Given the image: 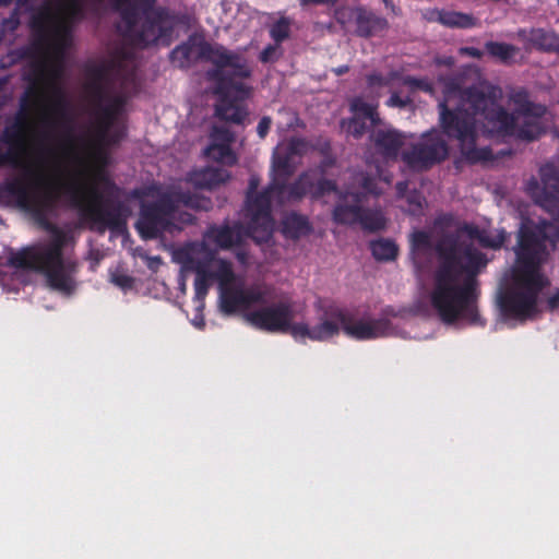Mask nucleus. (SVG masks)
<instances>
[{
	"instance_id": "a878e982",
	"label": "nucleus",
	"mask_w": 559,
	"mask_h": 559,
	"mask_svg": "<svg viewBox=\"0 0 559 559\" xmlns=\"http://www.w3.org/2000/svg\"><path fill=\"white\" fill-rule=\"evenodd\" d=\"M313 180L309 174H301L294 182H285V188L276 190V200L283 204L285 202L299 201L307 194H311Z\"/></svg>"
},
{
	"instance_id": "f3484780",
	"label": "nucleus",
	"mask_w": 559,
	"mask_h": 559,
	"mask_svg": "<svg viewBox=\"0 0 559 559\" xmlns=\"http://www.w3.org/2000/svg\"><path fill=\"white\" fill-rule=\"evenodd\" d=\"M350 111L353 117L342 120L341 126L355 139H360L367 132L368 121L372 127L381 123L377 106L365 102L362 98L357 97L352 100Z\"/></svg>"
},
{
	"instance_id": "4c0bfd02",
	"label": "nucleus",
	"mask_w": 559,
	"mask_h": 559,
	"mask_svg": "<svg viewBox=\"0 0 559 559\" xmlns=\"http://www.w3.org/2000/svg\"><path fill=\"white\" fill-rule=\"evenodd\" d=\"M290 21L287 17H281L270 27V36L276 45L289 38Z\"/></svg>"
},
{
	"instance_id": "37998d69",
	"label": "nucleus",
	"mask_w": 559,
	"mask_h": 559,
	"mask_svg": "<svg viewBox=\"0 0 559 559\" xmlns=\"http://www.w3.org/2000/svg\"><path fill=\"white\" fill-rule=\"evenodd\" d=\"M95 181L103 183L105 186V190L109 197H118L120 189L118 186L108 177V175L103 170L98 169L94 174Z\"/></svg>"
},
{
	"instance_id": "5fc2aeb1",
	"label": "nucleus",
	"mask_w": 559,
	"mask_h": 559,
	"mask_svg": "<svg viewBox=\"0 0 559 559\" xmlns=\"http://www.w3.org/2000/svg\"><path fill=\"white\" fill-rule=\"evenodd\" d=\"M366 80H367V84L369 87H374V86L380 87V86H385L389 84V80L385 76H383L381 73H378V72L368 74Z\"/></svg>"
},
{
	"instance_id": "b1692460",
	"label": "nucleus",
	"mask_w": 559,
	"mask_h": 559,
	"mask_svg": "<svg viewBox=\"0 0 559 559\" xmlns=\"http://www.w3.org/2000/svg\"><path fill=\"white\" fill-rule=\"evenodd\" d=\"M355 24L356 34L364 38L374 36L388 28V21L384 17L364 8L356 9Z\"/></svg>"
},
{
	"instance_id": "c756f323",
	"label": "nucleus",
	"mask_w": 559,
	"mask_h": 559,
	"mask_svg": "<svg viewBox=\"0 0 559 559\" xmlns=\"http://www.w3.org/2000/svg\"><path fill=\"white\" fill-rule=\"evenodd\" d=\"M273 179L270 183L276 190L285 188V182L294 174L293 157L289 154H280L273 159Z\"/></svg>"
},
{
	"instance_id": "f8f14e48",
	"label": "nucleus",
	"mask_w": 559,
	"mask_h": 559,
	"mask_svg": "<svg viewBox=\"0 0 559 559\" xmlns=\"http://www.w3.org/2000/svg\"><path fill=\"white\" fill-rule=\"evenodd\" d=\"M37 78H28L31 86H27L20 99V111L15 118L14 123L7 126L2 133V141L10 145L11 148H23L25 143L26 130L28 127V116L32 109L38 105V98L41 95L40 87L38 85L39 76H43V71L38 69ZM14 155V163L10 165H17V155L10 150Z\"/></svg>"
},
{
	"instance_id": "6e6552de",
	"label": "nucleus",
	"mask_w": 559,
	"mask_h": 559,
	"mask_svg": "<svg viewBox=\"0 0 559 559\" xmlns=\"http://www.w3.org/2000/svg\"><path fill=\"white\" fill-rule=\"evenodd\" d=\"M53 2L63 14L64 21L55 23L56 15L50 8H44L31 19V28L34 33L32 43L36 51H44L53 38L60 39L69 33L67 22L80 21L84 17L83 0H46Z\"/></svg>"
},
{
	"instance_id": "1a4fd4ad",
	"label": "nucleus",
	"mask_w": 559,
	"mask_h": 559,
	"mask_svg": "<svg viewBox=\"0 0 559 559\" xmlns=\"http://www.w3.org/2000/svg\"><path fill=\"white\" fill-rule=\"evenodd\" d=\"M548 233L540 226L523 225L518 235V245L515 248L516 262L519 270L516 274L531 276L532 278L548 281L540 273L542 265L548 259Z\"/></svg>"
},
{
	"instance_id": "a19ab883",
	"label": "nucleus",
	"mask_w": 559,
	"mask_h": 559,
	"mask_svg": "<svg viewBox=\"0 0 559 559\" xmlns=\"http://www.w3.org/2000/svg\"><path fill=\"white\" fill-rule=\"evenodd\" d=\"M311 190V197L313 199L322 198L323 195L331 193V192H337V185L332 179L321 178L318 181H313Z\"/></svg>"
},
{
	"instance_id": "cd10ccee",
	"label": "nucleus",
	"mask_w": 559,
	"mask_h": 559,
	"mask_svg": "<svg viewBox=\"0 0 559 559\" xmlns=\"http://www.w3.org/2000/svg\"><path fill=\"white\" fill-rule=\"evenodd\" d=\"M185 267L195 273L194 294L195 299L203 300L210 288V281L214 278V274L207 270L204 262L195 259H189Z\"/></svg>"
},
{
	"instance_id": "5701e85b",
	"label": "nucleus",
	"mask_w": 559,
	"mask_h": 559,
	"mask_svg": "<svg viewBox=\"0 0 559 559\" xmlns=\"http://www.w3.org/2000/svg\"><path fill=\"white\" fill-rule=\"evenodd\" d=\"M280 230L284 238L296 241L302 237L309 236L313 227L308 216L292 211L282 217Z\"/></svg>"
},
{
	"instance_id": "de8ad7c7",
	"label": "nucleus",
	"mask_w": 559,
	"mask_h": 559,
	"mask_svg": "<svg viewBox=\"0 0 559 559\" xmlns=\"http://www.w3.org/2000/svg\"><path fill=\"white\" fill-rule=\"evenodd\" d=\"M358 183L366 193L379 194L378 183L373 176L361 173L358 176Z\"/></svg>"
},
{
	"instance_id": "680f3d73",
	"label": "nucleus",
	"mask_w": 559,
	"mask_h": 559,
	"mask_svg": "<svg viewBox=\"0 0 559 559\" xmlns=\"http://www.w3.org/2000/svg\"><path fill=\"white\" fill-rule=\"evenodd\" d=\"M461 53L476 59H480L483 57V51L476 47H463L461 48Z\"/></svg>"
},
{
	"instance_id": "338daca9",
	"label": "nucleus",
	"mask_w": 559,
	"mask_h": 559,
	"mask_svg": "<svg viewBox=\"0 0 559 559\" xmlns=\"http://www.w3.org/2000/svg\"><path fill=\"white\" fill-rule=\"evenodd\" d=\"M301 5H309V4H323V3H335L338 0H299Z\"/></svg>"
},
{
	"instance_id": "ddd939ff",
	"label": "nucleus",
	"mask_w": 559,
	"mask_h": 559,
	"mask_svg": "<svg viewBox=\"0 0 559 559\" xmlns=\"http://www.w3.org/2000/svg\"><path fill=\"white\" fill-rule=\"evenodd\" d=\"M539 177L540 182L528 180L526 191L537 205L554 213L559 206V167L547 163L539 168Z\"/></svg>"
},
{
	"instance_id": "6e6d98bb",
	"label": "nucleus",
	"mask_w": 559,
	"mask_h": 559,
	"mask_svg": "<svg viewBox=\"0 0 559 559\" xmlns=\"http://www.w3.org/2000/svg\"><path fill=\"white\" fill-rule=\"evenodd\" d=\"M271 126H272V118L269 117V116H263L259 123H258V127H257V133L259 135L260 139H264L270 129H271Z\"/></svg>"
},
{
	"instance_id": "c03bdc74",
	"label": "nucleus",
	"mask_w": 559,
	"mask_h": 559,
	"mask_svg": "<svg viewBox=\"0 0 559 559\" xmlns=\"http://www.w3.org/2000/svg\"><path fill=\"white\" fill-rule=\"evenodd\" d=\"M403 84L413 91L418 90L426 93H432L433 91L432 84L426 79L407 75L403 79Z\"/></svg>"
},
{
	"instance_id": "ea45409f",
	"label": "nucleus",
	"mask_w": 559,
	"mask_h": 559,
	"mask_svg": "<svg viewBox=\"0 0 559 559\" xmlns=\"http://www.w3.org/2000/svg\"><path fill=\"white\" fill-rule=\"evenodd\" d=\"M20 9H14L11 14L3 19L0 24V40H3L8 34H13L20 26Z\"/></svg>"
},
{
	"instance_id": "393cba45",
	"label": "nucleus",
	"mask_w": 559,
	"mask_h": 559,
	"mask_svg": "<svg viewBox=\"0 0 559 559\" xmlns=\"http://www.w3.org/2000/svg\"><path fill=\"white\" fill-rule=\"evenodd\" d=\"M38 69L43 71V76L38 79V85L41 91V95L38 98V103L43 99L45 95V88H48L50 92L52 91L53 85H59L58 81L62 75V66L61 63H53L50 67L46 62H35L32 66V72L27 73L24 76V80L31 86V81L28 78H37Z\"/></svg>"
},
{
	"instance_id": "774afa93",
	"label": "nucleus",
	"mask_w": 559,
	"mask_h": 559,
	"mask_svg": "<svg viewBox=\"0 0 559 559\" xmlns=\"http://www.w3.org/2000/svg\"><path fill=\"white\" fill-rule=\"evenodd\" d=\"M19 55L21 58H31L33 57V49L29 47H24L19 50Z\"/></svg>"
},
{
	"instance_id": "9d476101",
	"label": "nucleus",
	"mask_w": 559,
	"mask_h": 559,
	"mask_svg": "<svg viewBox=\"0 0 559 559\" xmlns=\"http://www.w3.org/2000/svg\"><path fill=\"white\" fill-rule=\"evenodd\" d=\"M175 219L176 212L173 200L165 191L156 200L141 203L135 229L143 240H153L162 237L165 233L180 231L181 227L176 224Z\"/></svg>"
},
{
	"instance_id": "0e129e2a",
	"label": "nucleus",
	"mask_w": 559,
	"mask_h": 559,
	"mask_svg": "<svg viewBox=\"0 0 559 559\" xmlns=\"http://www.w3.org/2000/svg\"><path fill=\"white\" fill-rule=\"evenodd\" d=\"M31 0H0V7H8L12 2H15L16 8L15 9H22L26 7L29 3Z\"/></svg>"
},
{
	"instance_id": "4be33fe9",
	"label": "nucleus",
	"mask_w": 559,
	"mask_h": 559,
	"mask_svg": "<svg viewBox=\"0 0 559 559\" xmlns=\"http://www.w3.org/2000/svg\"><path fill=\"white\" fill-rule=\"evenodd\" d=\"M230 175L226 169L218 167H205L194 169L188 174L187 181L195 189L213 190L226 182Z\"/></svg>"
},
{
	"instance_id": "49530a36",
	"label": "nucleus",
	"mask_w": 559,
	"mask_h": 559,
	"mask_svg": "<svg viewBox=\"0 0 559 559\" xmlns=\"http://www.w3.org/2000/svg\"><path fill=\"white\" fill-rule=\"evenodd\" d=\"M406 201L409 205V209H408L409 214L418 215L421 213L425 199L420 192L415 190V191L408 193L406 197Z\"/></svg>"
},
{
	"instance_id": "864d4df0",
	"label": "nucleus",
	"mask_w": 559,
	"mask_h": 559,
	"mask_svg": "<svg viewBox=\"0 0 559 559\" xmlns=\"http://www.w3.org/2000/svg\"><path fill=\"white\" fill-rule=\"evenodd\" d=\"M156 0H134V4L138 8V14L141 12L143 16H147L151 12H155L157 8H154Z\"/></svg>"
},
{
	"instance_id": "4d7b16f0",
	"label": "nucleus",
	"mask_w": 559,
	"mask_h": 559,
	"mask_svg": "<svg viewBox=\"0 0 559 559\" xmlns=\"http://www.w3.org/2000/svg\"><path fill=\"white\" fill-rule=\"evenodd\" d=\"M175 222L182 228L183 225H193L195 223V216L189 212H177Z\"/></svg>"
},
{
	"instance_id": "4468645a",
	"label": "nucleus",
	"mask_w": 559,
	"mask_h": 559,
	"mask_svg": "<svg viewBox=\"0 0 559 559\" xmlns=\"http://www.w3.org/2000/svg\"><path fill=\"white\" fill-rule=\"evenodd\" d=\"M243 318L258 330L270 333H283L288 326V320L294 319L293 305L289 301H280L247 312Z\"/></svg>"
},
{
	"instance_id": "412c9836",
	"label": "nucleus",
	"mask_w": 559,
	"mask_h": 559,
	"mask_svg": "<svg viewBox=\"0 0 559 559\" xmlns=\"http://www.w3.org/2000/svg\"><path fill=\"white\" fill-rule=\"evenodd\" d=\"M242 230L243 228L240 223H235L234 225L228 223L211 225L205 233V237L221 249H230L241 245Z\"/></svg>"
},
{
	"instance_id": "2eb2a0df",
	"label": "nucleus",
	"mask_w": 559,
	"mask_h": 559,
	"mask_svg": "<svg viewBox=\"0 0 559 559\" xmlns=\"http://www.w3.org/2000/svg\"><path fill=\"white\" fill-rule=\"evenodd\" d=\"M169 13L165 8H157L155 12H151L147 16H143V22L139 31L135 26L132 31L127 28L128 35L132 37V41L145 48L156 44L160 38L170 34L171 27L166 25L169 22Z\"/></svg>"
},
{
	"instance_id": "473e14b6",
	"label": "nucleus",
	"mask_w": 559,
	"mask_h": 559,
	"mask_svg": "<svg viewBox=\"0 0 559 559\" xmlns=\"http://www.w3.org/2000/svg\"><path fill=\"white\" fill-rule=\"evenodd\" d=\"M358 224L364 230L376 233L385 228L386 219L381 211L364 207Z\"/></svg>"
},
{
	"instance_id": "58836bf2",
	"label": "nucleus",
	"mask_w": 559,
	"mask_h": 559,
	"mask_svg": "<svg viewBox=\"0 0 559 559\" xmlns=\"http://www.w3.org/2000/svg\"><path fill=\"white\" fill-rule=\"evenodd\" d=\"M431 237L425 230H416L411 236L412 251L427 252L431 249Z\"/></svg>"
},
{
	"instance_id": "bb28decb",
	"label": "nucleus",
	"mask_w": 559,
	"mask_h": 559,
	"mask_svg": "<svg viewBox=\"0 0 559 559\" xmlns=\"http://www.w3.org/2000/svg\"><path fill=\"white\" fill-rule=\"evenodd\" d=\"M167 193L173 200V206L176 213L180 205L195 211H209L213 206L210 198H205L197 193L181 190H168Z\"/></svg>"
},
{
	"instance_id": "8fccbe9b",
	"label": "nucleus",
	"mask_w": 559,
	"mask_h": 559,
	"mask_svg": "<svg viewBox=\"0 0 559 559\" xmlns=\"http://www.w3.org/2000/svg\"><path fill=\"white\" fill-rule=\"evenodd\" d=\"M542 228H545L548 233V241L555 243L559 241V221L555 223L543 222L539 225Z\"/></svg>"
},
{
	"instance_id": "f704fd0d",
	"label": "nucleus",
	"mask_w": 559,
	"mask_h": 559,
	"mask_svg": "<svg viewBox=\"0 0 559 559\" xmlns=\"http://www.w3.org/2000/svg\"><path fill=\"white\" fill-rule=\"evenodd\" d=\"M485 48L490 56L498 58L503 63L510 62L519 51L518 47L499 41H487Z\"/></svg>"
},
{
	"instance_id": "79ce46f5",
	"label": "nucleus",
	"mask_w": 559,
	"mask_h": 559,
	"mask_svg": "<svg viewBox=\"0 0 559 559\" xmlns=\"http://www.w3.org/2000/svg\"><path fill=\"white\" fill-rule=\"evenodd\" d=\"M211 144L230 145L234 134L224 127H214L211 132Z\"/></svg>"
},
{
	"instance_id": "bf43d9fd",
	"label": "nucleus",
	"mask_w": 559,
	"mask_h": 559,
	"mask_svg": "<svg viewBox=\"0 0 559 559\" xmlns=\"http://www.w3.org/2000/svg\"><path fill=\"white\" fill-rule=\"evenodd\" d=\"M114 283L121 288H131L133 285V278L129 275H116Z\"/></svg>"
},
{
	"instance_id": "e433bc0d",
	"label": "nucleus",
	"mask_w": 559,
	"mask_h": 559,
	"mask_svg": "<svg viewBox=\"0 0 559 559\" xmlns=\"http://www.w3.org/2000/svg\"><path fill=\"white\" fill-rule=\"evenodd\" d=\"M115 2L126 26L132 31L138 24V8L133 3L134 0H115Z\"/></svg>"
},
{
	"instance_id": "7c9ffc66",
	"label": "nucleus",
	"mask_w": 559,
	"mask_h": 559,
	"mask_svg": "<svg viewBox=\"0 0 559 559\" xmlns=\"http://www.w3.org/2000/svg\"><path fill=\"white\" fill-rule=\"evenodd\" d=\"M216 116L225 121L242 123L248 112L235 102L222 99L221 104L216 107Z\"/></svg>"
},
{
	"instance_id": "7ed1b4c3",
	"label": "nucleus",
	"mask_w": 559,
	"mask_h": 559,
	"mask_svg": "<svg viewBox=\"0 0 559 559\" xmlns=\"http://www.w3.org/2000/svg\"><path fill=\"white\" fill-rule=\"evenodd\" d=\"M439 266L431 293V305L441 321L453 324L462 320L485 326L478 310L480 289L477 275L487 265L486 254L472 243L461 242L455 235L443 236L435 247Z\"/></svg>"
},
{
	"instance_id": "39448f33",
	"label": "nucleus",
	"mask_w": 559,
	"mask_h": 559,
	"mask_svg": "<svg viewBox=\"0 0 559 559\" xmlns=\"http://www.w3.org/2000/svg\"><path fill=\"white\" fill-rule=\"evenodd\" d=\"M321 310L316 325L310 326L289 319L284 333H289L295 340L324 342L338 335L341 330L346 336L357 341L386 337L393 331L392 323L386 318L356 320L354 313L337 306L323 307Z\"/></svg>"
},
{
	"instance_id": "423d86ee",
	"label": "nucleus",
	"mask_w": 559,
	"mask_h": 559,
	"mask_svg": "<svg viewBox=\"0 0 559 559\" xmlns=\"http://www.w3.org/2000/svg\"><path fill=\"white\" fill-rule=\"evenodd\" d=\"M84 76L83 91L93 109L99 133L104 136L126 105L123 95L116 92L120 69L118 63L112 60L88 63L84 68Z\"/></svg>"
},
{
	"instance_id": "e2e57ef3",
	"label": "nucleus",
	"mask_w": 559,
	"mask_h": 559,
	"mask_svg": "<svg viewBox=\"0 0 559 559\" xmlns=\"http://www.w3.org/2000/svg\"><path fill=\"white\" fill-rule=\"evenodd\" d=\"M464 230L467 233L471 239L478 240L483 229L474 225H465Z\"/></svg>"
},
{
	"instance_id": "0eeeda50",
	"label": "nucleus",
	"mask_w": 559,
	"mask_h": 559,
	"mask_svg": "<svg viewBox=\"0 0 559 559\" xmlns=\"http://www.w3.org/2000/svg\"><path fill=\"white\" fill-rule=\"evenodd\" d=\"M549 281H540L516 274L510 286L501 288L497 296V306L503 320L524 321L537 311L540 292Z\"/></svg>"
},
{
	"instance_id": "dca6fc26",
	"label": "nucleus",
	"mask_w": 559,
	"mask_h": 559,
	"mask_svg": "<svg viewBox=\"0 0 559 559\" xmlns=\"http://www.w3.org/2000/svg\"><path fill=\"white\" fill-rule=\"evenodd\" d=\"M264 301V293L257 287H222L219 294L221 311L227 316Z\"/></svg>"
},
{
	"instance_id": "aec40b11",
	"label": "nucleus",
	"mask_w": 559,
	"mask_h": 559,
	"mask_svg": "<svg viewBox=\"0 0 559 559\" xmlns=\"http://www.w3.org/2000/svg\"><path fill=\"white\" fill-rule=\"evenodd\" d=\"M376 150L386 159H395L404 145L405 136L395 129H378L370 135Z\"/></svg>"
},
{
	"instance_id": "9b49d317",
	"label": "nucleus",
	"mask_w": 559,
	"mask_h": 559,
	"mask_svg": "<svg viewBox=\"0 0 559 559\" xmlns=\"http://www.w3.org/2000/svg\"><path fill=\"white\" fill-rule=\"evenodd\" d=\"M276 199V189L269 183L259 193L246 195V211L249 217L248 235L257 243H266L272 239L274 219L272 217V199Z\"/></svg>"
},
{
	"instance_id": "052dcab7",
	"label": "nucleus",
	"mask_w": 559,
	"mask_h": 559,
	"mask_svg": "<svg viewBox=\"0 0 559 559\" xmlns=\"http://www.w3.org/2000/svg\"><path fill=\"white\" fill-rule=\"evenodd\" d=\"M547 307L550 311L559 308V288L556 289L547 299Z\"/></svg>"
},
{
	"instance_id": "13d9d810",
	"label": "nucleus",
	"mask_w": 559,
	"mask_h": 559,
	"mask_svg": "<svg viewBox=\"0 0 559 559\" xmlns=\"http://www.w3.org/2000/svg\"><path fill=\"white\" fill-rule=\"evenodd\" d=\"M408 104V99L402 98L397 93H393L386 100V105L390 107L404 108Z\"/></svg>"
},
{
	"instance_id": "72a5a7b5",
	"label": "nucleus",
	"mask_w": 559,
	"mask_h": 559,
	"mask_svg": "<svg viewBox=\"0 0 559 559\" xmlns=\"http://www.w3.org/2000/svg\"><path fill=\"white\" fill-rule=\"evenodd\" d=\"M530 41L534 47L540 50L551 51L559 49L556 35L544 28L532 29L530 33Z\"/></svg>"
},
{
	"instance_id": "09e8293b",
	"label": "nucleus",
	"mask_w": 559,
	"mask_h": 559,
	"mask_svg": "<svg viewBox=\"0 0 559 559\" xmlns=\"http://www.w3.org/2000/svg\"><path fill=\"white\" fill-rule=\"evenodd\" d=\"M307 150V141L302 138H292L286 146V154L289 156H300Z\"/></svg>"
},
{
	"instance_id": "20e7f679",
	"label": "nucleus",
	"mask_w": 559,
	"mask_h": 559,
	"mask_svg": "<svg viewBox=\"0 0 559 559\" xmlns=\"http://www.w3.org/2000/svg\"><path fill=\"white\" fill-rule=\"evenodd\" d=\"M170 59L179 68H188L192 61L206 60L214 64V69L207 72L209 79L217 82L218 93L228 96L233 93L245 98L249 88L238 79H247L251 75V69L247 60L239 53L229 51L219 45L207 41L183 43L170 52Z\"/></svg>"
},
{
	"instance_id": "c85d7f7f",
	"label": "nucleus",
	"mask_w": 559,
	"mask_h": 559,
	"mask_svg": "<svg viewBox=\"0 0 559 559\" xmlns=\"http://www.w3.org/2000/svg\"><path fill=\"white\" fill-rule=\"evenodd\" d=\"M430 20L448 27L471 28L475 26V19L472 15L455 11L433 10Z\"/></svg>"
},
{
	"instance_id": "f03ea898",
	"label": "nucleus",
	"mask_w": 559,
	"mask_h": 559,
	"mask_svg": "<svg viewBox=\"0 0 559 559\" xmlns=\"http://www.w3.org/2000/svg\"><path fill=\"white\" fill-rule=\"evenodd\" d=\"M1 190L38 225L53 231L49 241L12 253L9 265L44 274L52 289L68 296L76 289L79 263L63 255L66 235L49 223V215L57 210L61 197L68 195L72 205L81 210L82 216L94 224L98 233L109 229L122 234L127 230L129 206L120 200H104L95 183L47 179L26 167L22 176L4 181Z\"/></svg>"
},
{
	"instance_id": "603ef678",
	"label": "nucleus",
	"mask_w": 559,
	"mask_h": 559,
	"mask_svg": "<svg viewBox=\"0 0 559 559\" xmlns=\"http://www.w3.org/2000/svg\"><path fill=\"white\" fill-rule=\"evenodd\" d=\"M214 277L219 278L222 283L230 282L234 278V272L227 262L222 261Z\"/></svg>"
},
{
	"instance_id": "f257e3e1",
	"label": "nucleus",
	"mask_w": 559,
	"mask_h": 559,
	"mask_svg": "<svg viewBox=\"0 0 559 559\" xmlns=\"http://www.w3.org/2000/svg\"><path fill=\"white\" fill-rule=\"evenodd\" d=\"M501 97V88L488 82L463 88L455 80L448 81L438 104L441 132L432 129L423 133L418 142L402 153V160L416 171L441 164L450 155L444 135L457 141L460 153L468 164L491 160L492 151L476 145L477 120L492 134L523 141L537 140L545 132L543 118L547 107L532 102L525 88L510 94L512 112L499 104Z\"/></svg>"
},
{
	"instance_id": "c9c22d12",
	"label": "nucleus",
	"mask_w": 559,
	"mask_h": 559,
	"mask_svg": "<svg viewBox=\"0 0 559 559\" xmlns=\"http://www.w3.org/2000/svg\"><path fill=\"white\" fill-rule=\"evenodd\" d=\"M204 154L209 158L227 165H234L236 163V156L230 145L210 144L205 148Z\"/></svg>"
},
{
	"instance_id": "6ab92c4d",
	"label": "nucleus",
	"mask_w": 559,
	"mask_h": 559,
	"mask_svg": "<svg viewBox=\"0 0 559 559\" xmlns=\"http://www.w3.org/2000/svg\"><path fill=\"white\" fill-rule=\"evenodd\" d=\"M361 193H345L333 210V221L341 225L358 224L364 207Z\"/></svg>"
},
{
	"instance_id": "a18cd8bd",
	"label": "nucleus",
	"mask_w": 559,
	"mask_h": 559,
	"mask_svg": "<svg viewBox=\"0 0 559 559\" xmlns=\"http://www.w3.org/2000/svg\"><path fill=\"white\" fill-rule=\"evenodd\" d=\"M477 241L484 248L499 249L503 245L504 236L497 235L492 237L485 229H483L480 237Z\"/></svg>"
},
{
	"instance_id": "2f4dec72",
	"label": "nucleus",
	"mask_w": 559,
	"mask_h": 559,
	"mask_svg": "<svg viewBox=\"0 0 559 559\" xmlns=\"http://www.w3.org/2000/svg\"><path fill=\"white\" fill-rule=\"evenodd\" d=\"M370 250L373 258L378 261L395 260L399 253V247L390 239H379L370 242Z\"/></svg>"
},
{
	"instance_id": "3c124183",
	"label": "nucleus",
	"mask_w": 559,
	"mask_h": 559,
	"mask_svg": "<svg viewBox=\"0 0 559 559\" xmlns=\"http://www.w3.org/2000/svg\"><path fill=\"white\" fill-rule=\"evenodd\" d=\"M280 45H267L263 48V50L260 52L259 60L263 63L272 62L276 59V52Z\"/></svg>"
},
{
	"instance_id": "a211bd4d",
	"label": "nucleus",
	"mask_w": 559,
	"mask_h": 559,
	"mask_svg": "<svg viewBox=\"0 0 559 559\" xmlns=\"http://www.w3.org/2000/svg\"><path fill=\"white\" fill-rule=\"evenodd\" d=\"M52 96V118L46 120L49 127L61 131L62 139L72 144L73 142V118L70 112V103L60 85H53L50 92Z\"/></svg>"
},
{
	"instance_id": "69168bd1",
	"label": "nucleus",
	"mask_w": 559,
	"mask_h": 559,
	"mask_svg": "<svg viewBox=\"0 0 559 559\" xmlns=\"http://www.w3.org/2000/svg\"><path fill=\"white\" fill-rule=\"evenodd\" d=\"M259 182H260L259 178L252 176L249 180V187H248L247 194L253 195V194L258 193L257 189H258Z\"/></svg>"
}]
</instances>
